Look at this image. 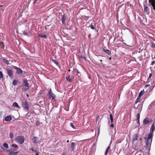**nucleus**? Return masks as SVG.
Segmentation results:
<instances>
[{
    "label": "nucleus",
    "mask_w": 155,
    "mask_h": 155,
    "mask_svg": "<svg viewBox=\"0 0 155 155\" xmlns=\"http://www.w3.org/2000/svg\"><path fill=\"white\" fill-rule=\"evenodd\" d=\"M152 133H150L148 135V137H145L144 138L146 144L148 146L150 144V142L151 143L152 142Z\"/></svg>",
    "instance_id": "1"
},
{
    "label": "nucleus",
    "mask_w": 155,
    "mask_h": 155,
    "mask_svg": "<svg viewBox=\"0 0 155 155\" xmlns=\"http://www.w3.org/2000/svg\"><path fill=\"white\" fill-rule=\"evenodd\" d=\"M7 153L9 155H17L18 151L14 149H10L7 150Z\"/></svg>",
    "instance_id": "2"
},
{
    "label": "nucleus",
    "mask_w": 155,
    "mask_h": 155,
    "mask_svg": "<svg viewBox=\"0 0 155 155\" xmlns=\"http://www.w3.org/2000/svg\"><path fill=\"white\" fill-rule=\"evenodd\" d=\"M16 141L20 144H23L24 142V137L22 136H18L16 139Z\"/></svg>",
    "instance_id": "3"
},
{
    "label": "nucleus",
    "mask_w": 155,
    "mask_h": 155,
    "mask_svg": "<svg viewBox=\"0 0 155 155\" xmlns=\"http://www.w3.org/2000/svg\"><path fill=\"white\" fill-rule=\"evenodd\" d=\"M7 73L9 77L11 79L14 77V73L13 71L11 69H6Z\"/></svg>",
    "instance_id": "4"
},
{
    "label": "nucleus",
    "mask_w": 155,
    "mask_h": 155,
    "mask_svg": "<svg viewBox=\"0 0 155 155\" xmlns=\"http://www.w3.org/2000/svg\"><path fill=\"white\" fill-rule=\"evenodd\" d=\"M23 83L25 88V91L28 89L30 87V86L29 83H28V80L26 79H24L23 81Z\"/></svg>",
    "instance_id": "5"
},
{
    "label": "nucleus",
    "mask_w": 155,
    "mask_h": 155,
    "mask_svg": "<svg viewBox=\"0 0 155 155\" xmlns=\"http://www.w3.org/2000/svg\"><path fill=\"white\" fill-rule=\"evenodd\" d=\"M49 96V98H52V99H54L56 98V95L52 92L51 89H50L48 92Z\"/></svg>",
    "instance_id": "6"
},
{
    "label": "nucleus",
    "mask_w": 155,
    "mask_h": 155,
    "mask_svg": "<svg viewBox=\"0 0 155 155\" xmlns=\"http://www.w3.org/2000/svg\"><path fill=\"white\" fill-rule=\"evenodd\" d=\"M144 7V12L145 13H147V14H149L150 13L149 8L146 5L144 4L143 5Z\"/></svg>",
    "instance_id": "7"
},
{
    "label": "nucleus",
    "mask_w": 155,
    "mask_h": 155,
    "mask_svg": "<svg viewBox=\"0 0 155 155\" xmlns=\"http://www.w3.org/2000/svg\"><path fill=\"white\" fill-rule=\"evenodd\" d=\"M22 105L23 106V107L26 110H28L29 109V105L28 103L26 101H25L24 102H23L22 104Z\"/></svg>",
    "instance_id": "8"
},
{
    "label": "nucleus",
    "mask_w": 155,
    "mask_h": 155,
    "mask_svg": "<svg viewBox=\"0 0 155 155\" xmlns=\"http://www.w3.org/2000/svg\"><path fill=\"white\" fill-rule=\"evenodd\" d=\"M142 105L141 104H139L137 106H136L135 105H134V108L137 110H138V112H140L142 110Z\"/></svg>",
    "instance_id": "9"
},
{
    "label": "nucleus",
    "mask_w": 155,
    "mask_h": 155,
    "mask_svg": "<svg viewBox=\"0 0 155 155\" xmlns=\"http://www.w3.org/2000/svg\"><path fill=\"white\" fill-rule=\"evenodd\" d=\"M14 68L16 70V73L17 74H22L23 71L20 68H18L15 66H14Z\"/></svg>",
    "instance_id": "10"
},
{
    "label": "nucleus",
    "mask_w": 155,
    "mask_h": 155,
    "mask_svg": "<svg viewBox=\"0 0 155 155\" xmlns=\"http://www.w3.org/2000/svg\"><path fill=\"white\" fill-rule=\"evenodd\" d=\"M149 2L150 4L152 6V7L155 5V0H149Z\"/></svg>",
    "instance_id": "11"
},
{
    "label": "nucleus",
    "mask_w": 155,
    "mask_h": 155,
    "mask_svg": "<svg viewBox=\"0 0 155 155\" xmlns=\"http://www.w3.org/2000/svg\"><path fill=\"white\" fill-rule=\"evenodd\" d=\"M74 78V77L73 76H71L69 75L68 77H66V79L69 82H71L72 80Z\"/></svg>",
    "instance_id": "12"
},
{
    "label": "nucleus",
    "mask_w": 155,
    "mask_h": 155,
    "mask_svg": "<svg viewBox=\"0 0 155 155\" xmlns=\"http://www.w3.org/2000/svg\"><path fill=\"white\" fill-rule=\"evenodd\" d=\"M76 143L74 142H72L71 143V148L72 150L74 151L75 149V146L76 145Z\"/></svg>",
    "instance_id": "13"
},
{
    "label": "nucleus",
    "mask_w": 155,
    "mask_h": 155,
    "mask_svg": "<svg viewBox=\"0 0 155 155\" xmlns=\"http://www.w3.org/2000/svg\"><path fill=\"white\" fill-rule=\"evenodd\" d=\"M12 119V117L10 115L6 116L5 118V120L6 121H10Z\"/></svg>",
    "instance_id": "14"
},
{
    "label": "nucleus",
    "mask_w": 155,
    "mask_h": 155,
    "mask_svg": "<svg viewBox=\"0 0 155 155\" xmlns=\"http://www.w3.org/2000/svg\"><path fill=\"white\" fill-rule=\"evenodd\" d=\"M66 19V17L65 15H63L62 18H61L62 22L63 24H64L65 23V20Z\"/></svg>",
    "instance_id": "15"
},
{
    "label": "nucleus",
    "mask_w": 155,
    "mask_h": 155,
    "mask_svg": "<svg viewBox=\"0 0 155 155\" xmlns=\"http://www.w3.org/2000/svg\"><path fill=\"white\" fill-rule=\"evenodd\" d=\"M138 139V134H135L134 135L133 137V141H134L136 140H137Z\"/></svg>",
    "instance_id": "16"
},
{
    "label": "nucleus",
    "mask_w": 155,
    "mask_h": 155,
    "mask_svg": "<svg viewBox=\"0 0 155 155\" xmlns=\"http://www.w3.org/2000/svg\"><path fill=\"white\" fill-rule=\"evenodd\" d=\"M149 122V119L147 118H145L143 121V124L144 125H146Z\"/></svg>",
    "instance_id": "17"
},
{
    "label": "nucleus",
    "mask_w": 155,
    "mask_h": 155,
    "mask_svg": "<svg viewBox=\"0 0 155 155\" xmlns=\"http://www.w3.org/2000/svg\"><path fill=\"white\" fill-rule=\"evenodd\" d=\"M38 36L41 38H44L46 39L47 38V36L45 35H42L41 34H39L38 35Z\"/></svg>",
    "instance_id": "18"
},
{
    "label": "nucleus",
    "mask_w": 155,
    "mask_h": 155,
    "mask_svg": "<svg viewBox=\"0 0 155 155\" xmlns=\"http://www.w3.org/2000/svg\"><path fill=\"white\" fill-rule=\"evenodd\" d=\"M104 51L108 55H110L111 54L110 51L108 49H103Z\"/></svg>",
    "instance_id": "19"
},
{
    "label": "nucleus",
    "mask_w": 155,
    "mask_h": 155,
    "mask_svg": "<svg viewBox=\"0 0 155 155\" xmlns=\"http://www.w3.org/2000/svg\"><path fill=\"white\" fill-rule=\"evenodd\" d=\"M13 106L15 107H17L19 109L20 108V107L18 105V104L16 102H15L13 103Z\"/></svg>",
    "instance_id": "20"
},
{
    "label": "nucleus",
    "mask_w": 155,
    "mask_h": 155,
    "mask_svg": "<svg viewBox=\"0 0 155 155\" xmlns=\"http://www.w3.org/2000/svg\"><path fill=\"white\" fill-rule=\"evenodd\" d=\"M37 137H34L32 139V140L33 143H37Z\"/></svg>",
    "instance_id": "21"
},
{
    "label": "nucleus",
    "mask_w": 155,
    "mask_h": 155,
    "mask_svg": "<svg viewBox=\"0 0 155 155\" xmlns=\"http://www.w3.org/2000/svg\"><path fill=\"white\" fill-rule=\"evenodd\" d=\"M155 127H154V126L153 124H152L151 126V129H150V133H153L154 131V130H155Z\"/></svg>",
    "instance_id": "22"
},
{
    "label": "nucleus",
    "mask_w": 155,
    "mask_h": 155,
    "mask_svg": "<svg viewBox=\"0 0 155 155\" xmlns=\"http://www.w3.org/2000/svg\"><path fill=\"white\" fill-rule=\"evenodd\" d=\"M18 80H17L16 79H14L12 82V84L14 85H17V84H18Z\"/></svg>",
    "instance_id": "23"
},
{
    "label": "nucleus",
    "mask_w": 155,
    "mask_h": 155,
    "mask_svg": "<svg viewBox=\"0 0 155 155\" xmlns=\"http://www.w3.org/2000/svg\"><path fill=\"white\" fill-rule=\"evenodd\" d=\"M140 97L138 96L137 97V100L135 103V104H136L137 103L140 102Z\"/></svg>",
    "instance_id": "24"
},
{
    "label": "nucleus",
    "mask_w": 155,
    "mask_h": 155,
    "mask_svg": "<svg viewBox=\"0 0 155 155\" xmlns=\"http://www.w3.org/2000/svg\"><path fill=\"white\" fill-rule=\"evenodd\" d=\"M144 94V91L143 90L141 91L139 93V95L140 97H141Z\"/></svg>",
    "instance_id": "25"
},
{
    "label": "nucleus",
    "mask_w": 155,
    "mask_h": 155,
    "mask_svg": "<svg viewBox=\"0 0 155 155\" xmlns=\"http://www.w3.org/2000/svg\"><path fill=\"white\" fill-rule=\"evenodd\" d=\"M140 112H138L137 115V120H139L140 117Z\"/></svg>",
    "instance_id": "26"
},
{
    "label": "nucleus",
    "mask_w": 155,
    "mask_h": 155,
    "mask_svg": "<svg viewBox=\"0 0 155 155\" xmlns=\"http://www.w3.org/2000/svg\"><path fill=\"white\" fill-rule=\"evenodd\" d=\"M0 47L1 48H3L4 47V43L2 42H0Z\"/></svg>",
    "instance_id": "27"
},
{
    "label": "nucleus",
    "mask_w": 155,
    "mask_h": 155,
    "mask_svg": "<svg viewBox=\"0 0 155 155\" xmlns=\"http://www.w3.org/2000/svg\"><path fill=\"white\" fill-rule=\"evenodd\" d=\"M110 119L111 120V122L112 123L113 121V116L111 114H110Z\"/></svg>",
    "instance_id": "28"
},
{
    "label": "nucleus",
    "mask_w": 155,
    "mask_h": 155,
    "mask_svg": "<svg viewBox=\"0 0 155 155\" xmlns=\"http://www.w3.org/2000/svg\"><path fill=\"white\" fill-rule=\"evenodd\" d=\"M10 137L11 139L12 140L14 137V134L12 133H10L9 134Z\"/></svg>",
    "instance_id": "29"
},
{
    "label": "nucleus",
    "mask_w": 155,
    "mask_h": 155,
    "mask_svg": "<svg viewBox=\"0 0 155 155\" xmlns=\"http://www.w3.org/2000/svg\"><path fill=\"white\" fill-rule=\"evenodd\" d=\"M3 146L7 149L8 148V146L7 143H4L3 144Z\"/></svg>",
    "instance_id": "30"
},
{
    "label": "nucleus",
    "mask_w": 155,
    "mask_h": 155,
    "mask_svg": "<svg viewBox=\"0 0 155 155\" xmlns=\"http://www.w3.org/2000/svg\"><path fill=\"white\" fill-rule=\"evenodd\" d=\"M53 62L55 63L56 65H58L59 64L58 62L56 60H52Z\"/></svg>",
    "instance_id": "31"
},
{
    "label": "nucleus",
    "mask_w": 155,
    "mask_h": 155,
    "mask_svg": "<svg viewBox=\"0 0 155 155\" xmlns=\"http://www.w3.org/2000/svg\"><path fill=\"white\" fill-rule=\"evenodd\" d=\"M3 77V75L1 71H0V79L2 78Z\"/></svg>",
    "instance_id": "32"
},
{
    "label": "nucleus",
    "mask_w": 155,
    "mask_h": 155,
    "mask_svg": "<svg viewBox=\"0 0 155 155\" xmlns=\"http://www.w3.org/2000/svg\"><path fill=\"white\" fill-rule=\"evenodd\" d=\"M90 27L93 30L95 29V27L92 25V23H91V25H90Z\"/></svg>",
    "instance_id": "33"
},
{
    "label": "nucleus",
    "mask_w": 155,
    "mask_h": 155,
    "mask_svg": "<svg viewBox=\"0 0 155 155\" xmlns=\"http://www.w3.org/2000/svg\"><path fill=\"white\" fill-rule=\"evenodd\" d=\"M151 46L153 48H155V44L154 43H151L150 44Z\"/></svg>",
    "instance_id": "34"
},
{
    "label": "nucleus",
    "mask_w": 155,
    "mask_h": 155,
    "mask_svg": "<svg viewBox=\"0 0 155 155\" xmlns=\"http://www.w3.org/2000/svg\"><path fill=\"white\" fill-rule=\"evenodd\" d=\"M12 146L14 147L15 148H17L18 147V145L16 144H12Z\"/></svg>",
    "instance_id": "35"
},
{
    "label": "nucleus",
    "mask_w": 155,
    "mask_h": 155,
    "mask_svg": "<svg viewBox=\"0 0 155 155\" xmlns=\"http://www.w3.org/2000/svg\"><path fill=\"white\" fill-rule=\"evenodd\" d=\"M36 125L38 126L40 125V122L39 121H37L36 123Z\"/></svg>",
    "instance_id": "36"
},
{
    "label": "nucleus",
    "mask_w": 155,
    "mask_h": 155,
    "mask_svg": "<svg viewBox=\"0 0 155 155\" xmlns=\"http://www.w3.org/2000/svg\"><path fill=\"white\" fill-rule=\"evenodd\" d=\"M31 150L33 151H34L35 153L37 152V151L36 150L35 148L33 147L31 148Z\"/></svg>",
    "instance_id": "37"
},
{
    "label": "nucleus",
    "mask_w": 155,
    "mask_h": 155,
    "mask_svg": "<svg viewBox=\"0 0 155 155\" xmlns=\"http://www.w3.org/2000/svg\"><path fill=\"white\" fill-rule=\"evenodd\" d=\"M108 150H106L105 153V155H107L108 153Z\"/></svg>",
    "instance_id": "38"
},
{
    "label": "nucleus",
    "mask_w": 155,
    "mask_h": 155,
    "mask_svg": "<svg viewBox=\"0 0 155 155\" xmlns=\"http://www.w3.org/2000/svg\"><path fill=\"white\" fill-rule=\"evenodd\" d=\"M71 126L73 128H74V126L73 124L71 123L70 124Z\"/></svg>",
    "instance_id": "39"
},
{
    "label": "nucleus",
    "mask_w": 155,
    "mask_h": 155,
    "mask_svg": "<svg viewBox=\"0 0 155 155\" xmlns=\"http://www.w3.org/2000/svg\"><path fill=\"white\" fill-rule=\"evenodd\" d=\"M152 76V74H150L149 75L148 77V79L150 78Z\"/></svg>",
    "instance_id": "40"
},
{
    "label": "nucleus",
    "mask_w": 155,
    "mask_h": 155,
    "mask_svg": "<svg viewBox=\"0 0 155 155\" xmlns=\"http://www.w3.org/2000/svg\"><path fill=\"white\" fill-rule=\"evenodd\" d=\"M110 127H114V124L113 123H112L110 125Z\"/></svg>",
    "instance_id": "41"
},
{
    "label": "nucleus",
    "mask_w": 155,
    "mask_h": 155,
    "mask_svg": "<svg viewBox=\"0 0 155 155\" xmlns=\"http://www.w3.org/2000/svg\"><path fill=\"white\" fill-rule=\"evenodd\" d=\"M24 34L25 35H28V33L27 32H24Z\"/></svg>",
    "instance_id": "42"
},
{
    "label": "nucleus",
    "mask_w": 155,
    "mask_h": 155,
    "mask_svg": "<svg viewBox=\"0 0 155 155\" xmlns=\"http://www.w3.org/2000/svg\"><path fill=\"white\" fill-rule=\"evenodd\" d=\"M47 26H49V25H47L46 26H45V30H46L47 29Z\"/></svg>",
    "instance_id": "43"
},
{
    "label": "nucleus",
    "mask_w": 155,
    "mask_h": 155,
    "mask_svg": "<svg viewBox=\"0 0 155 155\" xmlns=\"http://www.w3.org/2000/svg\"><path fill=\"white\" fill-rule=\"evenodd\" d=\"M155 61H153L152 62H151V64L153 65V64H154L155 63Z\"/></svg>",
    "instance_id": "44"
},
{
    "label": "nucleus",
    "mask_w": 155,
    "mask_h": 155,
    "mask_svg": "<svg viewBox=\"0 0 155 155\" xmlns=\"http://www.w3.org/2000/svg\"><path fill=\"white\" fill-rule=\"evenodd\" d=\"M36 153V155H39V153L37 151V152L35 153Z\"/></svg>",
    "instance_id": "45"
},
{
    "label": "nucleus",
    "mask_w": 155,
    "mask_h": 155,
    "mask_svg": "<svg viewBox=\"0 0 155 155\" xmlns=\"http://www.w3.org/2000/svg\"><path fill=\"white\" fill-rule=\"evenodd\" d=\"M154 6L152 7L153 9L155 11V5H154Z\"/></svg>",
    "instance_id": "46"
},
{
    "label": "nucleus",
    "mask_w": 155,
    "mask_h": 155,
    "mask_svg": "<svg viewBox=\"0 0 155 155\" xmlns=\"http://www.w3.org/2000/svg\"><path fill=\"white\" fill-rule=\"evenodd\" d=\"M34 2L33 3L34 4H35V3L37 1V0H33Z\"/></svg>",
    "instance_id": "47"
},
{
    "label": "nucleus",
    "mask_w": 155,
    "mask_h": 155,
    "mask_svg": "<svg viewBox=\"0 0 155 155\" xmlns=\"http://www.w3.org/2000/svg\"><path fill=\"white\" fill-rule=\"evenodd\" d=\"M4 62H8V61H7L6 60L4 59Z\"/></svg>",
    "instance_id": "48"
},
{
    "label": "nucleus",
    "mask_w": 155,
    "mask_h": 155,
    "mask_svg": "<svg viewBox=\"0 0 155 155\" xmlns=\"http://www.w3.org/2000/svg\"><path fill=\"white\" fill-rule=\"evenodd\" d=\"M137 120V123L138 124H140V121H139V120Z\"/></svg>",
    "instance_id": "49"
},
{
    "label": "nucleus",
    "mask_w": 155,
    "mask_h": 155,
    "mask_svg": "<svg viewBox=\"0 0 155 155\" xmlns=\"http://www.w3.org/2000/svg\"><path fill=\"white\" fill-rule=\"evenodd\" d=\"M110 147L109 146H108V147H107V149H107V150H109V149H110Z\"/></svg>",
    "instance_id": "50"
},
{
    "label": "nucleus",
    "mask_w": 155,
    "mask_h": 155,
    "mask_svg": "<svg viewBox=\"0 0 155 155\" xmlns=\"http://www.w3.org/2000/svg\"><path fill=\"white\" fill-rule=\"evenodd\" d=\"M100 61L101 62V64H102V60H100Z\"/></svg>",
    "instance_id": "51"
},
{
    "label": "nucleus",
    "mask_w": 155,
    "mask_h": 155,
    "mask_svg": "<svg viewBox=\"0 0 155 155\" xmlns=\"http://www.w3.org/2000/svg\"><path fill=\"white\" fill-rule=\"evenodd\" d=\"M109 60H110L111 59V58H109Z\"/></svg>",
    "instance_id": "52"
},
{
    "label": "nucleus",
    "mask_w": 155,
    "mask_h": 155,
    "mask_svg": "<svg viewBox=\"0 0 155 155\" xmlns=\"http://www.w3.org/2000/svg\"><path fill=\"white\" fill-rule=\"evenodd\" d=\"M82 58H84V59H85V57L84 56V57H82Z\"/></svg>",
    "instance_id": "53"
},
{
    "label": "nucleus",
    "mask_w": 155,
    "mask_h": 155,
    "mask_svg": "<svg viewBox=\"0 0 155 155\" xmlns=\"http://www.w3.org/2000/svg\"><path fill=\"white\" fill-rule=\"evenodd\" d=\"M69 142V140H67V142Z\"/></svg>",
    "instance_id": "54"
},
{
    "label": "nucleus",
    "mask_w": 155,
    "mask_h": 155,
    "mask_svg": "<svg viewBox=\"0 0 155 155\" xmlns=\"http://www.w3.org/2000/svg\"><path fill=\"white\" fill-rule=\"evenodd\" d=\"M147 86H148V84L146 85V87H147Z\"/></svg>",
    "instance_id": "55"
},
{
    "label": "nucleus",
    "mask_w": 155,
    "mask_h": 155,
    "mask_svg": "<svg viewBox=\"0 0 155 155\" xmlns=\"http://www.w3.org/2000/svg\"><path fill=\"white\" fill-rule=\"evenodd\" d=\"M2 5H0V7H2Z\"/></svg>",
    "instance_id": "56"
},
{
    "label": "nucleus",
    "mask_w": 155,
    "mask_h": 155,
    "mask_svg": "<svg viewBox=\"0 0 155 155\" xmlns=\"http://www.w3.org/2000/svg\"><path fill=\"white\" fill-rule=\"evenodd\" d=\"M139 155H141V154H139Z\"/></svg>",
    "instance_id": "57"
},
{
    "label": "nucleus",
    "mask_w": 155,
    "mask_h": 155,
    "mask_svg": "<svg viewBox=\"0 0 155 155\" xmlns=\"http://www.w3.org/2000/svg\"><path fill=\"white\" fill-rule=\"evenodd\" d=\"M154 57L155 58V56H154Z\"/></svg>",
    "instance_id": "58"
}]
</instances>
